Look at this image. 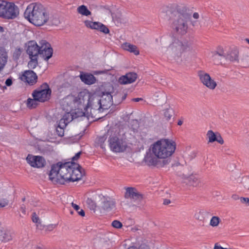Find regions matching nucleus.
Masks as SVG:
<instances>
[{
	"label": "nucleus",
	"instance_id": "obj_3",
	"mask_svg": "<svg viewBox=\"0 0 249 249\" xmlns=\"http://www.w3.org/2000/svg\"><path fill=\"white\" fill-rule=\"evenodd\" d=\"M153 154L160 160L169 159L176 149V143L167 139H161L151 147Z\"/></svg>",
	"mask_w": 249,
	"mask_h": 249
},
{
	"label": "nucleus",
	"instance_id": "obj_60",
	"mask_svg": "<svg viewBox=\"0 0 249 249\" xmlns=\"http://www.w3.org/2000/svg\"><path fill=\"white\" fill-rule=\"evenodd\" d=\"M128 249H138L135 247H131L129 248Z\"/></svg>",
	"mask_w": 249,
	"mask_h": 249
},
{
	"label": "nucleus",
	"instance_id": "obj_11",
	"mask_svg": "<svg viewBox=\"0 0 249 249\" xmlns=\"http://www.w3.org/2000/svg\"><path fill=\"white\" fill-rule=\"evenodd\" d=\"M144 161L149 166H157L162 167L168 164L171 160L169 159L160 160L154 154L150 152L147 153L144 158Z\"/></svg>",
	"mask_w": 249,
	"mask_h": 249
},
{
	"label": "nucleus",
	"instance_id": "obj_50",
	"mask_svg": "<svg viewBox=\"0 0 249 249\" xmlns=\"http://www.w3.org/2000/svg\"><path fill=\"white\" fill-rule=\"evenodd\" d=\"M12 83H13L12 78H11V77L8 78L5 81V85L7 86H11Z\"/></svg>",
	"mask_w": 249,
	"mask_h": 249
},
{
	"label": "nucleus",
	"instance_id": "obj_58",
	"mask_svg": "<svg viewBox=\"0 0 249 249\" xmlns=\"http://www.w3.org/2000/svg\"><path fill=\"white\" fill-rule=\"evenodd\" d=\"M108 71V70H105L104 71H100L98 72V73L101 74L107 73Z\"/></svg>",
	"mask_w": 249,
	"mask_h": 249
},
{
	"label": "nucleus",
	"instance_id": "obj_10",
	"mask_svg": "<svg viewBox=\"0 0 249 249\" xmlns=\"http://www.w3.org/2000/svg\"><path fill=\"white\" fill-rule=\"evenodd\" d=\"M99 96L96 94H91L90 99L85 106V109L89 111L90 115L92 118H98V113L103 112Z\"/></svg>",
	"mask_w": 249,
	"mask_h": 249
},
{
	"label": "nucleus",
	"instance_id": "obj_30",
	"mask_svg": "<svg viewBox=\"0 0 249 249\" xmlns=\"http://www.w3.org/2000/svg\"><path fill=\"white\" fill-rule=\"evenodd\" d=\"M123 48L130 53H134L135 55L139 54V51L136 46L131 44L129 43H124L122 45Z\"/></svg>",
	"mask_w": 249,
	"mask_h": 249
},
{
	"label": "nucleus",
	"instance_id": "obj_48",
	"mask_svg": "<svg viewBox=\"0 0 249 249\" xmlns=\"http://www.w3.org/2000/svg\"><path fill=\"white\" fill-rule=\"evenodd\" d=\"M240 200L241 203H245L249 206V198L241 197Z\"/></svg>",
	"mask_w": 249,
	"mask_h": 249
},
{
	"label": "nucleus",
	"instance_id": "obj_49",
	"mask_svg": "<svg viewBox=\"0 0 249 249\" xmlns=\"http://www.w3.org/2000/svg\"><path fill=\"white\" fill-rule=\"evenodd\" d=\"M81 152H79L77 153H76L75 155L72 158V162H74V161L78 160L79 159L80 155H81Z\"/></svg>",
	"mask_w": 249,
	"mask_h": 249
},
{
	"label": "nucleus",
	"instance_id": "obj_64",
	"mask_svg": "<svg viewBox=\"0 0 249 249\" xmlns=\"http://www.w3.org/2000/svg\"><path fill=\"white\" fill-rule=\"evenodd\" d=\"M66 110H67V111L69 110V109L68 108L66 109Z\"/></svg>",
	"mask_w": 249,
	"mask_h": 249
},
{
	"label": "nucleus",
	"instance_id": "obj_39",
	"mask_svg": "<svg viewBox=\"0 0 249 249\" xmlns=\"http://www.w3.org/2000/svg\"><path fill=\"white\" fill-rule=\"evenodd\" d=\"M173 114L174 110L171 107L164 110V116L167 121L170 120Z\"/></svg>",
	"mask_w": 249,
	"mask_h": 249
},
{
	"label": "nucleus",
	"instance_id": "obj_24",
	"mask_svg": "<svg viewBox=\"0 0 249 249\" xmlns=\"http://www.w3.org/2000/svg\"><path fill=\"white\" fill-rule=\"evenodd\" d=\"M13 236V234L10 230L7 229H3L1 230V242L4 243L9 242L12 240Z\"/></svg>",
	"mask_w": 249,
	"mask_h": 249
},
{
	"label": "nucleus",
	"instance_id": "obj_43",
	"mask_svg": "<svg viewBox=\"0 0 249 249\" xmlns=\"http://www.w3.org/2000/svg\"><path fill=\"white\" fill-rule=\"evenodd\" d=\"M71 206L80 215H81V216H85V212L83 210L80 209V207L78 205L74 204L72 202L71 203Z\"/></svg>",
	"mask_w": 249,
	"mask_h": 249
},
{
	"label": "nucleus",
	"instance_id": "obj_4",
	"mask_svg": "<svg viewBox=\"0 0 249 249\" xmlns=\"http://www.w3.org/2000/svg\"><path fill=\"white\" fill-rule=\"evenodd\" d=\"M109 135V146L113 152H123L124 151L127 147L125 139L123 138L119 134V132L116 129H110L107 133Z\"/></svg>",
	"mask_w": 249,
	"mask_h": 249
},
{
	"label": "nucleus",
	"instance_id": "obj_41",
	"mask_svg": "<svg viewBox=\"0 0 249 249\" xmlns=\"http://www.w3.org/2000/svg\"><path fill=\"white\" fill-rule=\"evenodd\" d=\"M220 219L219 217L216 216H213L212 217L210 220V225L212 227H217L219 224Z\"/></svg>",
	"mask_w": 249,
	"mask_h": 249
},
{
	"label": "nucleus",
	"instance_id": "obj_53",
	"mask_svg": "<svg viewBox=\"0 0 249 249\" xmlns=\"http://www.w3.org/2000/svg\"><path fill=\"white\" fill-rule=\"evenodd\" d=\"M213 249H224V248H223L222 247H221L218 243H216L214 245Z\"/></svg>",
	"mask_w": 249,
	"mask_h": 249
},
{
	"label": "nucleus",
	"instance_id": "obj_22",
	"mask_svg": "<svg viewBox=\"0 0 249 249\" xmlns=\"http://www.w3.org/2000/svg\"><path fill=\"white\" fill-rule=\"evenodd\" d=\"M72 114L74 119L84 116L86 117L89 119V118L91 117L89 111L85 109V107L75 108V111L72 112Z\"/></svg>",
	"mask_w": 249,
	"mask_h": 249
},
{
	"label": "nucleus",
	"instance_id": "obj_36",
	"mask_svg": "<svg viewBox=\"0 0 249 249\" xmlns=\"http://www.w3.org/2000/svg\"><path fill=\"white\" fill-rule=\"evenodd\" d=\"M126 94H123L121 92H118L114 95L115 100V104H118L121 103L126 98Z\"/></svg>",
	"mask_w": 249,
	"mask_h": 249
},
{
	"label": "nucleus",
	"instance_id": "obj_46",
	"mask_svg": "<svg viewBox=\"0 0 249 249\" xmlns=\"http://www.w3.org/2000/svg\"><path fill=\"white\" fill-rule=\"evenodd\" d=\"M87 203L90 206V209L94 210L96 207V204L91 198H88L87 200Z\"/></svg>",
	"mask_w": 249,
	"mask_h": 249
},
{
	"label": "nucleus",
	"instance_id": "obj_18",
	"mask_svg": "<svg viewBox=\"0 0 249 249\" xmlns=\"http://www.w3.org/2000/svg\"><path fill=\"white\" fill-rule=\"evenodd\" d=\"M84 23L86 26L88 28L100 31L105 34H107L109 32V29L105 25L100 22L86 20Z\"/></svg>",
	"mask_w": 249,
	"mask_h": 249
},
{
	"label": "nucleus",
	"instance_id": "obj_51",
	"mask_svg": "<svg viewBox=\"0 0 249 249\" xmlns=\"http://www.w3.org/2000/svg\"><path fill=\"white\" fill-rule=\"evenodd\" d=\"M216 141L218 143H219L221 144H223L224 142L223 138L221 137V136L220 135H219L218 136H217V140H216Z\"/></svg>",
	"mask_w": 249,
	"mask_h": 249
},
{
	"label": "nucleus",
	"instance_id": "obj_1",
	"mask_svg": "<svg viewBox=\"0 0 249 249\" xmlns=\"http://www.w3.org/2000/svg\"><path fill=\"white\" fill-rule=\"evenodd\" d=\"M85 171L74 162H59L52 166L49 178L53 183L65 184V182H74L81 179Z\"/></svg>",
	"mask_w": 249,
	"mask_h": 249
},
{
	"label": "nucleus",
	"instance_id": "obj_62",
	"mask_svg": "<svg viewBox=\"0 0 249 249\" xmlns=\"http://www.w3.org/2000/svg\"><path fill=\"white\" fill-rule=\"evenodd\" d=\"M5 89H6V87L5 86H4V87H2V89L3 90H4Z\"/></svg>",
	"mask_w": 249,
	"mask_h": 249
},
{
	"label": "nucleus",
	"instance_id": "obj_9",
	"mask_svg": "<svg viewBox=\"0 0 249 249\" xmlns=\"http://www.w3.org/2000/svg\"><path fill=\"white\" fill-rule=\"evenodd\" d=\"M188 42L183 43L178 39H175L167 49L168 53L175 59L178 58L181 53L189 48Z\"/></svg>",
	"mask_w": 249,
	"mask_h": 249
},
{
	"label": "nucleus",
	"instance_id": "obj_29",
	"mask_svg": "<svg viewBox=\"0 0 249 249\" xmlns=\"http://www.w3.org/2000/svg\"><path fill=\"white\" fill-rule=\"evenodd\" d=\"M1 40L3 45H6L10 41V32L6 28L1 27Z\"/></svg>",
	"mask_w": 249,
	"mask_h": 249
},
{
	"label": "nucleus",
	"instance_id": "obj_57",
	"mask_svg": "<svg viewBox=\"0 0 249 249\" xmlns=\"http://www.w3.org/2000/svg\"><path fill=\"white\" fill-rule=\"evenodd\" d=\"M143 99L141 98H133L132 100L134 102H139L140 101L142 100Z\"/></svg>",
	"mask_w": 249,
	"mask_h": 249
},
{
	"label": "nucleus",
	"instance_id": "obj_12",
	"mask_svg": "<svg viewBox=\"0 0 249 249\" xmlns=\"http://www.w3.org/2000/svg\"><path fill=\"white\" fill-rule=\"evenodd\" d=\"M51 89L47 83L43 84L39 88L35 90L32 95L34 98L37 99L39 102H43L50 99Z\"/></svg>",
	"mask_w": 249,
	"mask_h": 249
},
{
	"label": "nucleus",
	"instance_id": "obj_16",
	"mask_svg": "<svg viewBox=\"0 0 249 249\" xmlns=\"http://www.w3.org/2000/svg\"><path fill=\"white\" fill-rule=\"evenodd\" d=\"M113 95L109 92H103L101 96H99L102 111L108 109L113 104Z\"/></svg>",
	"mask_w": 249,
	"mask_h": 249
},
{
	"label": "nucleus",
	"instance_id": "obj_23",
	"mask_svg": "<svg viewBox=\"0 0 249 249\" xmlns=\"http://www.w3.org/2000/svg\"><path fill=\"white\" fill-rule=\"evenodd\" d=\"M80 78L81 81L87 85H91L95 82L96 78L91 74L81 73Z\"/></svg>",
	"mask_w": 249,
	"mask_h": 249
},
{
	"label": "nucleus",
	"instance_id": "obj_13",
	"mask_svg": "<svg viewBox=\"0 0 249 249\" xmlns=\"http://www.w3.org/2000/svg\"><path fill=\"white\" fill-rule=\"evenodd\" d=\"M197 75L199 80L203 85L211 90H213L215 89L217 86V83L211 78L209 73L203 71H199L197 72Z\"/></svg>",
	"mask_w": 249,
	"mask_h": 249
},
{
	"label": "nucleus",
	"instance_id": "obj_27",
	"mask_svg": "<svg viewBox=\"0 0 249 249\" xmlns=\"http://www.w3.org/2000/svg\"><path fill=\"white\" fill-rule=\"evenodd\" d=\"M184 183L193 187H197L200 183V180L194 176H190L184 179Z\"/></svg>",
	"mask_w": 249,
	"mask_h": 249
},
{
	"label": "nucleus",
	"instance_id": "obj_54",
	"mask_svg": "<svg viewBox=\"0 0 249 249\" xmlns=\"http://www.w3.org/2000/svg\"><path fill=\"white\" fill-rule=\"evenodd\" d=\"M170 203H171L170 200L169 199H165L163 201V204L164 205H168Z\"/></svg>",
	"mask_w": 249,
	"mask_h": 249
},
{
	"label": "nucleus",
	"instance_id": "obj_33",
	"mask_svg": "<svg viewBox=\"0 0 249 249\" xmlns=\"http://www.w3.org/2000/svg\"><path fill=\"white\" fill-rule=\"evenodd\" d=\"M173 14L172 10L168 7H163L161 12V17L165 19H169L171 18V15Z\"/></svg>",
	"mask_w": 249,
	"mask_h": 249
},
{
	"label": "nucleus",
	"instance_id": "obj_25",
	"mask_svg": "<svg viewBox=\"0 0 249 249\" xmlns=\"http://www.w3.org/2000/svg\"><path fill=\"white\" fill-rule=\"evenodd\" d=\"M6 195V191L5 190H3L2 198H1V208L7 206L10 202H11V204L12 203L11 195L8 194V196Z\"/></svg>",
	"mask_w": 249,
	"mask_h": 249
},
{
	"label": "nucleus",
	"instance_id": "obj_42",
	"mask_svg": "<svg viewBox=\"0 0 249 249\" xmlns=\"http://www.w3.org/2000/svg\"><path fill=\"white\" fill-rule=\"evenodd\" d=\"M36 162V167H42L44 165L45 160L41 156H37V159Z\"/></svg>",
	"mask_w": 249,
	"mask_h": 249
},
{
	"label": "nucleus",
	"instance_id": "obj_21",
	"mask_svg": "<svg viewBox=\"0 0 249 249\" xmlns=\"http://www.w3.org/2000/svg\"><path fill=\"white\" fill-rule=\"evenodd\" d=\"M22 79L25 80L30 85H33L36 82L37 76L33 71L29 70L26 71L22 75Z\"/></svg>",
	"mask_w": 249,
	"mask_h": 249
},
{
	"label": "nucleus",
	"instance_id": "obj_26",
	"mask_svg": "<svg viewBox=\"0 0 249 249\" xmlns=\"http://www.w3.org/2000/svg\"><path fill=\"white\" fill-rule=\"evenodd\" d=\"M238 51L237 49H233L227 52L225 59L229 60L231 61H238Z\"/></svg>",
	"mask_w": 249,
	"mask_h": 249
},
{
	"label": "nucleus",
	"instance_id": "obj_17",
	"mask_svg": "<svg viewBox=\"0 0 249 249\" xmlns=\"http://www.w3.org/2000/svg\"><path fill=\"white\" fill-rule=\"evenodd\" d=\"M116 202L114 199L109 197L102 196L100 199V208L106 211L110 212L115 208Z\"/></svg>",
	"mask_w": 249,
	"mask_h": 249
},
{
	"label": "nucleus",
	"instance_id": "obj_20",
	"mask_svg": "<svg viewBox=\"0 0 249 249\" xmlns=\"http://www.w3.org/2000/svg\"><path fill=\"white\" fill-rule=\"evenodd\" d=\"M227 52L221 46H218L215 50L211 52V57L214 61L218 62V60L225 59Z\"/></svg>",
	"mask_w": 249,
	"mask_h": 249
},
{
	"label": "nucleus",
	"instance_id": "obj_34",
	"mask_svg": "<svg viewBox=\"0 0 249 249\" xmlns=\"http://www.w3.org/2000/svg\"><path fill=\"white\" fill-rule=\"evenodd\" d=\"M77 11L79 14L85 16H88L91 14L87 7L84 5L79 6L77 9Z\"/></svg>",
	"mask_w": 249,
	"mask_h": 249
},
{
	"label": "nucleus",
	"instance_id": "obj_63",
	"mask_svg": "<svg viewBox=\"0 0 249 249\" xmlns=\"http://www.w3.org/2000/svg\"><path fill=\"white\" fill-rule=\"evenodd\" d=\"M73 212L72 211H71V214H73Z\"/></svg>",
	"mask_w": 249,
	"mask_h": 249
},
{
	"label": "nucleus",
	"instance_id": "obj_47",
	"mask_svg": "<svg viewBox=\"0 0 249 249\" xmlns=\"http://www.w3.org/2000/svg\"><path fill=\"white\" fill-rule=\"evenodd\" d=\"M243 184L244 188L249 190V178L245 179L243 182Z\"/></svg>",
	"mask_w": 249,
	"mask_h": 249
},
{
	"label": "nucleus",
	"instance_id": "obj_19",
	"mask_svg": "<svg viewBox=\"0 0 249 249\" xmlns=\"http://www.w3.org/2000/svg\"><path fill=\"white\" fill-rule=\"evenodd\" d=\"M137 78L135 72H128L124 75L121 76L118 79V82L122 85L131 84L135 82Z\"/></svg>",
	"mask_w": 249,
	"mask_h": 249
},
{
	"label": "nucleus",
	"instance_id": "obj_6",
	"mask_svg": "<svg viewBox=\"0 0 249 249\" xmlns=\"http://www.w3.org/2000/svg\"><path fill=\"white\" fill-rule=\"evenodd\" d=\"M189 20V15L177 13L172 23L173 30L179 35L185 34L187 32Z\"/></svg>",
	"mask_w": 249,
	"mask_h": 249
},
{
	"label": "nucleus",
	"instance_id": "obj_37",
	"mask_svg": "<svg viewBox=\"0 0 249 249\" xmlns=\"http://www.w3.org/2000/svg\"><path fill=\"white\" fill-rule=\"evenodd\" d=\"M37 101H38V100L36 99L35 98H28L26 103L27 107L30 109L35 108L38 105Z\"/></svg>",
	"mask_w": 249,
	"mask_h": 249
},
{
	"label": "nucleus",
	"instance_id": "obj_45",
	"mask_svg": "<svg viewBox=\"0 0 249 249\" xmlns=\"http://www.w3.org/2000/svg\"><path fill=\"white\" fill-rule=\"evenodd\" d=\"M111 225L114 228L117 229H120L123 226L122 223L118 220H114Z\"/></svg>",
	"mask_w": 249,
	"mask_h": 249
},
{
	"label": "nucleus",
	"instance_id": "obj_2",
	"mask_svg": "<svg viewBox=\"0 0 249 249\" xmlns=\"http://www.w3.org/2000/svg\"><path fill=\"white\" fill-rule=\"evenodd\" d=\"M24 17L36 26L43 25L50 18L49 13L40 3H33L29 4L24 14Z\"/></svg>",
	"mask_w": 249,
	"mask_h": 249
},
{
	"label": "nucleus",
	"instance_id": "obj_14",
	"mask_svg": "<svg viewBox=\"0 0 249 249\" xmlns=\"http://www.w3.org/2000/svg\"><path fill=\"white\" fill-rule=\"evenodd\" d=\"M39 55L44 60H48L53 55V50L51 45L45 40L39 42Z\"/></svg>",
	"mask_w": 249,
	"mask_h": 249
},
{
	"label": "nucleus",
	"instance_id": "obj_56",
	"mask_svg": "<svg viewBox=\"0 0 249 249\" xmlns=\"http://www.w3.org/2000/svg\"><path fill=\"white\" fill-rule=\"evenodd\" d=\"M106 138L105 136L101 137L99 138V141L101 142H104V141L106 140Z\"/></svg>",
	"mask_w": 249,
	"mask_h": 249
},
{
	"label": "nucleus",
	"instance_id": "obj_15",
	"mask_svg": "<svg viewBox=\"0 0 249 249\" xmlns=\"http://www.w3.org/2000/svg\"><path fill=\"white\" fill-rule=\"evenodd\" d=\"M126 199H130L134 201H140L143 199V195L134 187L125 188L124 196Z\"/></svg>",
	"mask_w": 249,
	"mask_h": 249
},
{
	"label": "nucleus",
	"instance_id": "obj_40",
	"mask_svg": "<svg viewBox=\"0 0 249 249\" xmlns=\"http://www.w3.org/2000/svg\"><path fill=\"white\" fill-rule=\"evenodd\" d=\"M37 159V156H34L28 155L26 158V160L28 163L32 167H36V161Z\"/></svg>",
	"mask_w": 249,
	"mask_h": 249
},
{
	"label": "nucleus",
	"instance_id": "obj_52",
	"mask_svg": "<svg viewBox=\"0 0 249 249\" xmlns=\"http://www.w3.org/2000/svg\"><path fill=\"white\" fill-rule=\"evenodd\" d=\"M32 220L35 223H37L38 221L39 220V218L38 216H36L35 213H33V216H32Z\"/></svg>",
	"mask_w": 249,
	"mask_h": 249
},
{
	"label": "nucleus",
	"instance_id": "obj_38",
	"mask_svg": "<svg viewBox=\"0 0 249 249\" xmlns=\"http://www.w3.org/2000/svg\"><path fill=\"white\" fill-rule=\"evenodd\" d=\"M206 136L209 142L212 143L217 140V135L211 130L207 132Z\"/></svg>",
	"mask_w": 249,
	"mask_h": 249
},
{
	"label": "nucleus",
	"instance_id": "obj_35",
	"mask_svg": "<svg viewBox=\"0 0 249 249\" xmlns=\"http://www.w3.org/2000/svg\"><path fill=\"white\" fill-rule=\"evenodd\" d=\"M66 126V124H63L62 122H59L58 126L56 128V133L59 136L62 137L64 136V128Z\"/></svg>",
	"mask_w": 249,
	"mask_h": 249
},
{
	"label": "nucleus",
	"instance_id": "obj_55",
	"mask_svg": "<svg viewBox=\"0 0 249 249\" xmlns=\"http://www.w3.org/2000/svg\"><path fill=\"white\" fill-rule=\"evenodd\" d=\"M193 18H195V19H197V18H199V16L198 13H196H196H194L193 14Z\"/></svg>",
	"mask_w": 249,
	"mask_h": 249
},
{
	"label": "nucleus",
	"instance_id": "obj_7",
	"mask_svg": "<svg viewBox=\"0 0 249 249\" xmlns=\"http://www.w3.org/2000/svg\"><path fill=\"white\" fill-rule=\"evenodd\" d=\"M19 15V8L12 2L1 0V18L13 19Z\"/></svg>",
	"mask_w": 249,
	"mask_h": 249
},
{
	"label": "nucleus",
	"instance_id": "obj_8",
	"mask_svg": "<svg viewBox=\"0 0 249 249\" xmlns=\"http://www.w3.org/2000/svg\"><path fill=\"white\" fill-rule=\"evenodd\" d=\"M26 52L30 59L28 64V67L34 69L38 65L37 57L39 54V45L35 41H29L27 43Z\"/></svg>",
	"mask_w": 249,
	"mask_h": 249
},
{
	"label": "nucleus",
	"instance_id": "obj_28",
	"mask_svg": "<svg viewBox=\"0 0 249 249\" xmlns=\"http://www.w3.org/2000/svg\"><path fill=\"white\" fill-rule=\"evenodd\" d=\"M208 212L203 209L196 210L194 214V218L199 221L204 222L205 219V215Z\"/></svg>",
	"mask_w": 249,
	"mask_h": 249
},
{
	"label": "nucleus",
	"instance_id": "obj_32",
	"mask_svg": "<svg viewBox=\"0 0 249 249\" xmlns=\"http://www.w3.org/2000/svg\"><path fill=\"white\" fill-rule=\"evenodd\" d=\"M8 60L7 53L5 49L1 48V70L6 64Z\"/></svg>",
	"mask_w": 249,
	"mask_h": 249
},
{
	"label": "nucleus",
	"instance_id": "obj_59",
	"mask_svg": "<svg viewBox=\"0 0 249 249\" xmlns=\"http://www.w3.org/2000/svg\"><path fill=\"white\" fill-rule=\"evenodd\" d=\"M182 123H183V122L182 121H181V120H179V121H178V125H181L182 124Z\"/></svg>",
	"mask_w": 249,
	"mask_h": 249
},
{
	"label": "nucleus",
	"instance_id": "obj_31",
	"mask_svg": "<svg viewBox=\"0 0 249 249\" xmlns=\"http://www.w3.org/2000/svg\"><path fill=\"white\" fill-rule=\"evenodd\" d=\"M74 119L72 113L67 112L63 115L59 122H62L63 124H66L67 126V125Z\"/></svg>",
	"mask_w": 249,
	"mask_h": 249
},
{
	"label": "nucleus",
	"instance_id": "obj_44",
	"mask_svg": "<svg viewBox=\"0 0 249 249\" xmlns=\"http://www.w3.org/2000/svg\"><path fill=\"white\" fill-rule=\"evenodd\" d=\"M21 52L22 50L20 48H16L13 53V58L16 60L18 59L21 54Z\"/></svg>",
	"mask_w": 249,
	"mask_h": 249
},
{
	"label": "nucleus",
	"instance_id": "obj_61",
	"mask_svg": "<svg viewBox=\"0 0 249 249\" xmlns=\"http://www.w3.org/2000/svg\"><path fill=\"white\" fill-rule=\"evenodd\" d=\"M245 41L249 44V38H246Z\"/></svg>",
	"mask_w": 249,
	"mask_h": 249
},
{
	"label": "nucleus",
	"instance_id": "obj_5",
	"mask_svg": "<svg viewBox=\"0 0 249 249\" xmlns=\"http://www.w3.org/2000/svg\"><path fill=\"white\" fill-rule=\"evenodd\" d=\"M90 93L87 90L81 91L77 96H68L64 100V103L67 104L71 110L72 108H85L90 99Z\"/></svg>",
	"mask_w": 249,
	"mask_h": 249
}]
</instances>
